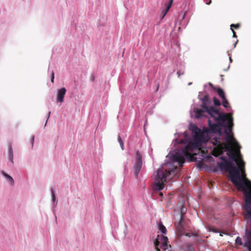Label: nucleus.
<instances>
[{
    "label": "nucleus",
    "instance_id": "30",
    "mask_svg": "<svg viewBox=\"0 0 251 251\" xmlns=\"http://www.w3.org/2000/svg\"><path fill=\"white\" fill-rule=\"evenodd\" d=\"M238 42V40H237L236 41V42L234 43V47H236V44H237Z\"/></svg>",
    "mask_w": 251,
    "mask_h": 251
},
{
    "label": "nucleus",
    "instance_id": "8",
    "mask_svg": "<svg viewBox=\"0 0 251 251\" xmlns=\"http://www.w3.org/2000/svg\"><path fill=\"white\" fill-rule=\"evenodd\" d=\"M221 159L224 160V161L219 163L218 165L222 170L228 171L230 179L236 167L233 166L231 162L227 161L224 157H222Z\"/></svg>",
    "mask_w": 251,
    "mask_h": 251
},
{
    "label": "nucleus",
    "instance_id": "4",
    "mask_svg": "<svg viewBox=\"0 0 251 251\" xmlns=\"http://www.w3.org/2000/svg\"><path fill=\"white\" fill-rule=\"evenodd\" d=\"M206 102L202 101L201 107L203 109H196L195 110V116L197 119L200 118L201 117L206 116L205 114H208L211 117H213L214 119H217L224 121L226 120H228V124L232 125V121L230 118L231 113H228L224 114L220 112L218 110L216 109L213 106L208 107L206 105Z\"/></svg>",
    "mask_w": 251,
    "mask_h": 251
},
{
    "label": "nucleus",
    "instance_id": "1",
    "mask_svg": "<svg viewBox=\"0 0 251 251\" xmlns=\"http://www.w3.org/2000/svg\"><path fill=\"white\" fill-rule=\"evenodd\" d=\"M201 148L199 145V143L193 140V142H189L182 150L176 152L172 156L173 160L177 162L180 167L177 168V166H174L169 170L165 169L164 167L158 169L155 176V189L159 191L162 190L167 179H171L174 176L179 177L181 168L185 162V157L191 156V154L190 152H193L196 149L200 150Z\"/></svg>",
    "mask_w": 251,
    "mask_h": 251
},
{
    "label": "nucleus",
    "instance_id": "28",
    "mask_svg": "<svg viewBox=\"0 0 251 251\" xmlns=\"http://www.w3.org/2000/svg\"><path fill=\"white\" fill-rule=\"evenodd\" d=\"M212 231L216 233L218 232V230L215 228H213Z\"/></svg>",
    "mask_w": 251,
    "mask_h": 251
},
{
    "label": "nucleus",
    "instance_id": "17",
    "mask_svg": "<svg viewBox=\"0 0 251 251\" xmlns=\"http://www.w3.org/2000/svg\"><path fill=\"white\" fill-rule=\"evenodd\" d=\"M118 141L119 143H120L121 149H122V150H124V142L120 135H118Z\"/></svg>",
    "mask_w": 251,
    "mask_h": 251
},
{
    "label": "nucleus",
    "instance_id": "31",
    "mask_svg": "<svg viewBox=\"0 0 251 251\" xmlns=\"http://www.w3.org/2000/svg\"><path fill=\"white\" fill-rule=\"evenodd\" d=\"M211 2V0H209V1H208V3H207V4H209Z\"/></svg>",
    "mask_w": 251,
    "mask_h": 251
},
{
    "label": "nucleus",
    "instance_id": "34",
    "mask_svg": "<svg viewBox=\"0 0 251 251\" xmlns=\"http://www.w3.org/2000/svg\"><path fill=\"white\" fill-rule=\"evenodd\" d=\"M209 85H210V86H211V87H212V83H209Z\"/></svg>",
    "mask_w": 251,
    "mask_h": 251
},
{
    "label": "nucleus",
    "instance_id": "22",
    "mask_svg": "<svg viewBox=\"0 0 251 251\" xmlns=\"http://www.w3.org/2000/svg\"><path fill=\"white\" fill-rule=\"evenodd\" d=\"M169 10H168V7H166V9L163 10V11H162L163 15L161 18V19H162L165 17V16L166 15V14L167 13V12Z\"/></svg>",
    "mask_w": 251,
    "mask_h": 251
},
{
    "label": "nucleus",
    "instance_id": "35",
    "mask_svg": "<svg viewBox=\"0 0 251 251\" xmlns=\"http://www.w3.org/2000/svg\"><path fill=\"white\" fill-rule=\"evenodd\" d=\"M177 74H178V75H179V72H177Z\"/></svg>",
    "mask_w": 251,
    "mask_h": 251
},
{
    "label": "nucleus",
    "instance_id": "33",
    "mask_svg": "<svg viewBox=\"0 0 251 251\" xmlns=\"http://www.w3.org/2000/svg\"><path fill=\"white\" fill-rule=\"evenodd\" d=\"M159 195H160L161 196H163V193H162V192H160Z\"/></svg>",
    "mask_w": 251,
    "mask_h": 251
},
{
    "label": "nucleus",
    "instance_id": "13",
    "mask_svg": "<svg viewBox=\"0 0 251 251\" xmlns=\"http://www.w3.org/2000/svg\"><path fill=\"white\" fill-rule=\"evenodd\" d=\"M2 175L5 176L7 179H8V180L10 182V183L12 184V185H13L14 184V179L11 176H10L9 175H8V174H7L6 173H5L4 172H2Z\"/></svg>",
    "mask_w": 251,
    "mask_h": 251
},
{
    "label": "nucleus",
    "instance_id": "27",
    "mask_svg": "<svg viewBox=\"0 0 251 251\" xmlns=\"http://www.w3.org/2000/svg\"><path fill=\"white\" fill-rule=\"evenodd\" d=\"M230 29H231V30L232 31V32L233 33V37L236 38L237 37V35L236 34V32H235L234 29L232 28H230Z\"/></svg>",
    "mask_w": 251,
    "mask_h": 251
},
{
    "label": "nucleus",
    "instance_id": "25",
    "mask_svg": "<svg viewBox=\"0 0 251 251\" xmlns=\"http://www.w3.org/2000/svg\"><path fill=\"white\" fill-rule=\"evenodd\" d=\"M186 211V209L185 207H182L181 209V215L183 217V214H184V213Z\"/></svg>",
    "mask_w": 251,
    "mask_h": 251
},
{
    "label": "nucleus",
    "instance_id": "24",
    "mask_svg": "<svg viewBox=\"0 0 251 251\" xmlns=\"http://www.w3.org/2000/svg\"><path fill=\"white\" fill-rule=\"evenodd\" d=\"M173 0H170L169 2L167 4V7H168V10H169L171 8Z\"/></svg>",
    "mask_w": 251,
    "mask_h": 251
},
{
    "label": "nucleus",
    "instance_id": "12",
    "mask_svg": "<svg viewBox=\"0 0 251 251\" xmlns=\"http://www.w3.org/2000/svg\"><path fill=\"white\" fill-rule=\"evenodd\" d=\"M216 91L219 97L222 99L226 98L225 92L222 89H221V88H218L216 89Z\"/></svg>",
    "mask_w": 251,
    "mask_h": 251
},
{
    "label": "nucleus",
    "instance_id": "15",
    "mask_svg": "<svg viewBox=\"0 0 251 251\" xmlns=\"http://www.w3.org/2000/svg\"><path fill=\"white\" fill-rule=\"evenodd\" d=\"M222 104L224 107L225 108H228L230 107L229 104L228 103V100H227L226 97L222 99Z\"/></svg>",
    "mask_w": 251,
    "mask_h": 251
},
{
    "label": "nucleus",
    "instance_id": "21",
    "mask_svg": "<svg viewBox=\"0 0 251 251\" xmlns=\"http://www.w3.org/2000/svg\"><path fill=\"white\" fill-rule=\"evenodd\" d=\"M51 193H52V199L53 201L55 200V195L54 193V191L53 188L51 189Z\"/></svg>",
    "mask_w": 251,
    "mask_h": 251
},
{
    "label": "nucleus",
    "instance_id": "3",
    "mask_svg": "<svg viewBox=\"0 0 251 251\" xmlns=\"http://www.w3.org/2000/svg\"><path fill=\"white\" fill-rule=\"evenodd\" d=\"M225 131L226 134V143H222L220 137H216L212 140V143L215 146L213 150L212 154L215 156H218L222 154L224 151H228V155H230L229 153H230L231 154L230 157L233 160L236 161L239 151L237 154L234 153L231 149V146L234 145L236 147L240 148L239 145L233 135L230 134L229 132L230 131H229L227 128L226 127L225 128Z\"/></svg>",
    "mask_w": 251,
    "mask_h": 251
},
{
    "label": "nucleus",
    "instance_id": "20",
    "mask_svg": "<svg viewBox=\"0 0 251 251\" xmlns=\"http://www.w3.org/2000/svg\"><path fill=\"white\" fill-rule=\"evenodd\" d=\"M240 27V24H231L230 25V28H234L235 29H238Z\"/></svg>",
    "mask_w": 251,
    "mask_h": 251
},
{
    "label": "nucleus",
    "instance_id": "10",
    "mask_svg": "<svg viewBox=\"0 0 251 251\" xmlns=\"http://www.w3.org/2000/svg\"><path fill=\"white\" fill-rule=\"evenodd\" d=\"M176 230L179 236H181L183 234L184 228V220L182 215L180 216V219L178 222L175 223Z\"/></svg>",
    "mask_w": 251,
    "mask_h": 251
},
{
    "label": "nucleus",
    "instance_id": "16",
    "mask_svg": "<svg viewBox=\"0 0 251 251\" xmlns=\"http://www.w3.org/2000/svg\"><path fill=\"white\" fill-rule=\"evenodd\" d=\"M159 230L161 231V232L163 234H165L167 232L166 228L164 226H163L162 224H160L159 226Z\"/></svg>",
    "mask_w": 251,
    "mask_h": 251
},
{
    "label": "nucleus",
    "instance_id": "19",
    "mask_svg": "<svg viewBox=\"0 0 251 251\" xmlns=\"http://www.w3.org/2000/svg\"><path fill=\"white\" fill-rule=\"evenodd\" d=\"M236 244L239 245H242L243 243L242 241V239L240 237H237L235 240Z\"/></svg>",
    "mask_w": 251,
    "mask_h": 251
},
{
    "label": "nucleus",
    "instance_id": "29",
    "mask_svg": "<svg viewBox=\"0 0 251 251\" xmlns=\"http://www.w3.org/2000/svg\"><path fill=\"white\" fill-rule=\"evenodd\" d=\"M34 136H33L32 137V139H31V144H32V145H33V143H34Z\"/></svg>",
    "mask_w": 251,
    "mask_h": 251
},
{
    "label": "nucleus",
    "instance_id": "26",
    "mask_svg": "<svg viewBox=\"0 0 251 251\" xmlns=\"http://www.w3.org/2000/svg\"><path fill=\"white\" fill-rule=\"evenodd\" d=\"M54 73L52 71V73H51V82H52V83L54 82Z\"/></svg>",
    "mask_w": 251,
    "mask_h": 251
},
{
    "label": "nucleus",
    "instance_id": "37",
    "mask_svg": "<svg viewBox=\"0 0 251 251\" xmlns=\"http://www.w3.org/2000/svg\"><path fill=\"white\" fill-rule=\"evenodd\" d=\"M213 89L214 90H216V88H215V87H213Z\"/></svg>",
    "mask_w": 251,
    "mask_h": 251
},
{
    "label": "nucleus",
    "instance_id": "2",
    "mask_svg": "<svg viewBox=\"0 0 251 251\" xmlns=\"http://www.w3.org/2000/svg\"><path fill=\"white\" fill-rule=\"evenodd\" d=\"M238 167H236L230 181L237 189L243 193L245 200L244 205V215L246 218L251 221V181L246 177L245 170V162L239 151L236 161Z\"/></svg>",
    "mask_w": 251,
    "mask_h": 251
},
{
    "label": "nucleus",
    "instance_id": "36",
    "mask_svg": "<svg viewBox=\"0 0 251 251\" xmlns=\"http://www.w3.org/2000/svg\"><path fill=\"white\" fill-rule=\"evenodd\" d=\"M187 236H190V235H189V233L187 234H186Z\"/></svg>",
    "mask_w": 251,
    "mask_h": 251
},
{
    "label": "nucleus",
    "instance_id": "6",
    "mask_svg": "<svg viewBox=\"0 0 251 251\" xmlns=\"http://www.w3.org/2000/svg\"><path fill=\"white\" fill-rule=\"evenodd\" d=\"M192 131L195 134L194 136V140L197 143H199V145L201 147L202 144L206 143L209 138L205 136V130L204 132H202L201 130L197 126H194L192 127Z\"/></svg>",
    "mask_w": 251,
    "mask_h": 251
},
{
    "label": "nucleus",
    "instance_id": "23",
    "mask_svg": "<svg viewBox=\"0 0 251 251\" xmlns=\"http://www.w3.org/2000/svg\"><path fill=\"white\" fill-rule=\"evenodd\" d=\"M203 102H207L209 100V98L208 95H205L202 100Z\"/></svg>",
    "mask_w": 251,
    "mask_h": 251
},
{
    "label": "nucleus",
    "instance_id": "7",
    "mask_svg": "<svg viewBox=\"0 0 251 251\" xmlns=\"http://www.w3.org/2000/svg\"><path fill=\"white\" fill-rule=\"evenodd\" d=\"M168 239L166 236L163 235H158L157 238L154 241V246L156 251H161L160 249L163 251H166L171 245L168 244Z\"/></svg>",
    "mask_w": 251,
    "mask_h": 251
},
{
    "label": "nucleus",
    "instance_id": "5",
    "mask_svg": "<svg viewBox=\"0 0 251 251\" xmlns=\"http://www.w3.org/2000/svg\"><path fill=\"white\" fill-rule=\"evenodd\" d=\"M230 118L232 121V125L228 124V120H226L224 121H222V120H219L217 119H215L216 121H218V124H212L210 120H208V127L209 128H207L205 129V132L206 133H217L219 134V135H221L222 134V130L221 127L227 128L229 129V131H231L232 130V127L233 126V118L232 116V114L231 113Z\"/></svg>",
    "mask_w": 251,
    "mask_h": 251
},
{
    "label": "nucleus",
    "instance_id": "14",
    "mask_svg": "<svg viewBox=\"0 0 251 251\" xmlns=\"http://www.w3.org/2000/svg\"><path fill=\"white\" fill-rule=\"evenodd\" d=\"M9 159L11 161V162L13 163V151L12 149V147L10 146L9 148Z\"/></svg>",
    "mask_w": 251,
    "mask_h": 251
},
{
    "label": "nucleus",
    "instance_id": "11",
    "mask_svg": "<svg viewBox=\"0 0 251 251\" xmlns=\"http://www.w3.org/2000/svg\"><path fill=\"white\" fill-rule=\"evenodd\" d=\"M66 92V89L65 88L63 87L60 89H58L57 92L56 100L58 102L61 104L64 101V98Z\"/></svg>",
    "mask_w": 251,
    "mask_h": 251
},
{
    "label": "nucleus",
    "instance_id": "9",
    "mask_svg": "<svg viewBox=\"0 0 251 251\" xmlns=\"http://www.w3.org/2000/svg\"><path fill=\"white\" fill-rule=\"evenodd\" d=\"M143 165L142 156L139 151L136 152L135 163L134 165V172L136 178L138 177Z\"/></svg>",
    "mask_w": 251,
    "mask_h": 251
},
{
    "label": "nucleus",
    "instance_id": "18",
    "mask_svg": "<svg viewBox=\"0 0 251 251\" xmlns=\"http://www.w3.org/2000/svg\"><path fill=\"white\" fill-rule=\"evenodd\" d=\"M213 102L215 106H220L221 105L220 100L216 97L213 98Z\"/></svg>",
    "mask_w": 251,
    "mask_h": 251
},
{
    "label": "nucleus",
    "instance_id": "32",
    "mask_svg": "<svg viewBox=\"0 0 251 251\" xmlns=\"http://www.w3.org/2000/svg\"><path fill=\"white\" fill-rule=\"evenodd\" d=\"M50 112H49V114H48V118H49L50 117Z\"/></svg>",
    "mask_w": 251,
    "mask_h": 251
}]
</instances>
